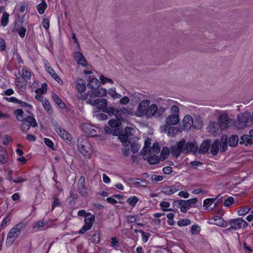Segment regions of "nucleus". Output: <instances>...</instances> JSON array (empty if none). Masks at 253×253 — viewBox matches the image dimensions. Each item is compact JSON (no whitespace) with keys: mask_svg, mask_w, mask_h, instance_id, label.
Segmentation results:
<instances>
[{"mask_svg":"<svg viewBox=\"0 0 253 253\" xmlns=\"http://www.w3.org/2000/svg\"><path fill=\"white\" fill-rule=\"evenodd\" d=\"M158 109L156 104L150 105V100L144 99L138 104L135 115L138 117H145L147 119H151L156 116Z\"/></svg>","mask_w":253,"mask_h":253,"instance_id":"f257e3e1","label":"nucleus"},{"mask_svg":"<svg viewBox=\"0 0 253 253\" xmlns=\"http://www.w3.org/2000/svg\"><path fill=\"white\" fill-rule=\"evenodd\" d=\"M197 150L198 146L196 143L186 142L184 140L178 141L171 147V153L176 158H178L182 153H196Z\"/></svg>","mask_w":253,"mask_h":253,"instance_id":"f03ea898","label":"nucleus"},{"mask_svg":"<svg viewBox=\"0 0 253 253\" xmlns=\"http://www.w3.org/2000/svg\"><path fill=\"white\" fill-rule=\"evenodd\" d=\"M77 145L80 153L86 158H91L93 149L90 143L85 137L82 136L78 139Z\"/></svg>","mask_w":253,"mask_h":253,"instance_id":"7ed1b4c3","label":"nucleus"},{"mask_svg":"<svg viewBox=\"0 0 253 253\" xmlns=\"http://www.w3.org/2000/svg\"><path fill=\"white\" fill-rule=\"evenodd\" d=\"M26 225L25 222L21 221L10 229L8 233L6 240V245L7 247H10L12 245L19 236L22 230L26 227Z\"/></svg>","mask_w":253,"mask_h":253,"instance_id":"20e7f679","label":"nucleus"},{"mask_svg":"<svg viewBox=\"0 0 253 253\" xmlns=\"http://www.w3.org/2000/svg\"><path fill=\"white\" fill-rule=\"evenodd\" d=\"M170 114L166 118L165 124L163 126H175L179 122V109L176 105L170 108Z\"/></svg>","mask_w":253,"mask_h":253,"instance_id":"39448f33","label":"nucleus"},{"mask_svg":"<svg viewBox=\"0 0 253 253\" xmlns=\"http://www.w3.org/2000/svg\"><path fill=\"white\" fill-rule=\"evenodd\" d=\"M251 118V115L248 112H245L238 115L237 121H234L233 126L236 128L241 129L248 126V121Z\"/></svg>","mask_w":253,"mask_h":253,"instance_id":"423d86ee","label":"nucleus"},{"mask_svg":"<svg viewBox=\"0 0 253 253\" xmlns=\"http://www.w3.org/2000/svg\"><path fill=\"white\" fill-rule=\"evenodd\" d=\"M81 127L84 133L91 137L98 136V134L100 135V129L98 127L88 124H82Z\"/></svg>","mask_w":253,"mask_h":253,"instance_id":"0eeeda50","label":"nucleus"},{"mask_svg":"<svg viewBox=\"0 0 253 253\" xmlns=\"http://www.w3.org/2000/svg\"><path fill=\"white\" fill-rule=\"evenodd\" d=\"M53 126L55 131L63 139L68 142H70L72 140L71 135L64 128L57 123L54 124Z\"/></svg>","mask_w":253,"mask_h":253,"instance_id":"6e6552de","label":"nucleus"},{"mask_svg":"<svg viewBox=\"0 0 253 253\" xmlns=\"http://www.w3.org/2000/svg\"><path fill=\"white\" fill-rule=\"evenodd\" d=\"M218 121L221 127L224 128H228L233 126L234 121L230 119L227 114H223L219 116Z\"/></svg>","mask_w":253,"mask_h":253,"instance_id":"1a4fd4ad","label":"nucleus"},{"mask_svg":"<svg viewBox=\"0 0 253 253\" xmlns=\"http://www.w3.org/2000/svg\"><path fill=\"white\" fill-rule=\"evenodd\" d=\"M23 123L21 126V129L23 131H27L30 128V126L36 127L38 124L36 119L32 116H28L26 119L23 121Z\"/></svg>","mask_w":253,"mask_h":253,"instance_id":"9d476101","label":"nucleus"},{"mask_svg":"<svg viewBox=\"0 0 253 253\" xmlns=\"http://www.w3.org/2000/svg\"><path fill=\"white\" fill-rule=\"evenodd\" d=\"M161 131L167 132L169 136H174L178 134L181 131L179 127L169 126H162L161 127Z\"/></svg>","mask_w":253,"mask_h":253,"instance_id":"9b49d317","label":"nucleus"},{"mask_svg":"<svg viewBox=\"0 0 253 253\" xmlns=\"http://www.w3.org/2000/svg\"><path fill=\"white\" fill-rule=\"evenodd\" d=\"M230 225L234 224L238 228H246L248 225V223L241 218L231 219L229 220Z\"/></svg>","mask_w":253,"mask_h":253,"instance_id":"f8f14e48","label":"nucleus"},{"mask_svg":"<svg viewBox=\"0 0 253 253\" xmlns=\"http://www.w3.org/2000/svg\"><path fill=\"white\" fill-rule=\"evenodd\" d=\"M45 69L47 72L50 76L60 84H63V81L59 76L56 74L54 70L50 66L45 64Z\"/></svg>","mask_w":253,"mask_h":253,"instance_id":"ddd939ff","label":"nucleus"},{"mask_svg":"<svg viewBox=\"0 0 253 253\" xmlns=\"http://www.w3.org/2000/svg\"><path fill=\"white\" fill-rule=\"evenodd\" d=\"M173 204L180 209L181 212L183 213L186 212L187 210L189 208L185 200H175L173 202Z\"/></svg>","mask_w":253,"mask_h":253,"instance_id":"4468645a","label":"nucleus"},{"mask_svg":"<svg viewBox=\"0 0 253 253\" xmlns=\"http://www.w3.org/2000/svg\"><path fill=\"white\" fill-rule=\"evenodd\" d=\"M181 187L179 185L167 186L164 188L163 193L167 195H170L181 190Z\"/></svg>","mask_w":253,"mask_h":253,"instance_id":"2eb2a0df","label":"nucleus"},{"mask_svg":"<svg viewBox=\"0 0 253 253\" xmlns=\"http://www.w3.org/2000/svg\"><path fill=\"white\" fill-rule=\"evenodd\" d=\"M104 112L107 113L109 114V115H114L116 118H123L121 116V112L120 110L115 107H107V108L104 110Z\"/></svg>","mask_w":253,"mask_h":253,"instance_id":"dca6fc26","label":"nucleus"},{"mask_svg":"<svg viewBox=\"0 0 253 253\" xmlns=\"http://www.w3.org/2000/svg\"><path fill=\"white\" fill-rule=\"evenodd\" d=\"M93 105L94 106L99 109H102L104 112V110L107 108L106 107L107 101L105 98L97 99L94 101Z\"/></svg>","mask_w":253,"mask_h":253,"instance_id":"f3484780","label":"nucleus"},{"mask_svg":"<svg viewBox=\"0 0 253 253\" xmlns=\"http://www.w3.org/2000/svg\"><path fill=\"white\" fill-rule=\"evenodd\" d=\"M196 120L194 121L193 120L192 117L190 115L185 116L183 120V126L185 129H189L194 123H196Z\"/></svg>","mask_w":253,"mask_h":253,"instance_id":"a211bd4d","label":"nucleus"},{"mask_svg":"<svg viewBox=\"0 0 253 253\" xmlns=\"http://www.w3.org/2000/svg\"><path fill=\"white\" fill-rule=\"evenodd\" d=\"M128 181L130 184L136 186L145 187L148 184L147 181L139 178H131L128 179Z\"/></svg>","mask_w":253,"mask_h":253,"instance_id":"6ab92c4d","label":"nucleus"},{"mask_svg":"<svg viewBox=\"0 0 253 253\" xmlns=\"http://www.w3.org/2000/svg\"><path fill=\"white\" fill-rule=\"evenodd\" d=\"M74 58L78 64H80L83 66H87V62L81 52L79 51L76 52L74 53Z\"/></svg>","mask_w":253,"mask_h":253,"instance_id":"aec40b11","label":"nucleus"},{"mask_svg":"<svg viewBox=\"0 0 253 253\" xmlns=\"http://www.w3.org/2000/svg\"><path fill=\"white\" fill-rule=\"evenodd\" d=\"M143 156V159L147 160L150 165L157 164L160 162V159L158 158V156L156 155H149V156H147L145 155Z\"/></svg>","mask_w":253,"mask_h":253,"instance_id":"412c9836","label":"nucleus"},{"mask_svg":"<svg viewBox=\"0 0 253 253\" xmlns=\"http://www.w3.org/2000/svg\"><path fill=\"white\" fill-rule=\"evenodd\" d=\"M8 157L5 149L0 146V164H6L8 162Z\"/></svg>","mask_w":253,"mask_h":253,"instance_id":"4be33fe9","label":"nucleus"},{"mask_svg":"<svg viewBox=\"0 0 253 253\" xmlns=\"http://www.w3.org/2000/svg\"><path fill=\"white\" fill-rule=\"evenodd\" d=\"M76 89L79 92H84L86 89L84 81L82 79H78L76 81Z\"/></svg>","mask_w":253,"mask_h":253,"instance_id":"5701e85b","label":"nucleus"},{"mask_svg":"<svg viewBox=\"0 0 253 253\" xmlns=\"http://www.w3.org/2000/svg\"><path fill=\"white\" fill-rule=\"evenodd\" d=\"M211 146V141L209 140H206L201 145L199 152L202 154L207 153Z\"/></svg>","mask_w":253,"mask_h":253,"instance_id":"b1692460","label":"nucleus"},{"mask_svg":"<svg viewBox=\"0 0 253 253\" xmlns=\"http://www.w3.org/2000/svg\"><path fill=\"white\" fill-rule=\"evenodd\" d=\"M51 96L53 101L58 105L60 108H66V106L65 104L57 94L55 93H52Z\"/></svg>","mask_w":253,"mask_h":253,"instance_id":"393cba45","label":"nucleus"},{"mask_svg":"<svg viewBox=\"0 0 253 253\" xmlns=\"http://www.w3.org/2000/svg\"><path fill=\"white\" fill-rule=\"evenodd\" d=\"M160 151V147L158 143H154L153 146L148 150V155H156Z\"/></svg>","mask_w":253,"mask_h":253,"instance_id":"a878e982","label":"nucleus"},{"mask_svg":"<svg viewBox=\"0 0 253 253\" xmlns=\"http://www.w3.org/2000/svg\"><path fill=\"white\" fill-rule=\"evenodd\" d=\"M14 115L16 119L20 122H23L25 121L27 117L25 116L24 112L22 109H17L14 111Z\"/></svg>","mask_w":253,"mask_h":253,"instance_id":"bb28decb","label":"nucleus"},{"mask_svg":"<svg viewBox=\"0 0 253 253\" xmlns=\"http://www.w3.org/2000/svg\"><path fill=\"white\" fill-rule=\"evenodd\" d=\"M100 85V81L96 78L92 79L88 84V87L92 89H98Z\"/></svg>","mask_w":253,"mask_h":253,"instance_id":"cd10ccee","label":"nucleus"},{"mask_svg":"<svg viewBox=\"0 0 253 253\" xmlns=\"http://www.w3.org/2000/svg\"><path fill=\"white\" fill-rule=\"evenodd\" d=\"M219 142L216 140L211 145L210 151L213 155H216L219 150Z\"/></svg>","mask_w":253,"mask_h":253,"instance_id":"c85d7f7f","label":"nucleus"},{"mask_svg":"<svg viewBox=\"0 0 253 253\" xmlns=\"http://www.w3.org/2000/svg\"><path fill=\"white\" fill-rule=\"evenodd\" d=\"M151 144V139L150 138H147L145 139L144 147L142 150L141 151V155H145L147 154L148 150L150 148V146Z\"/></svg>","mask_w":253,"mask_h":253,"instance_id":"c756f323","label":"nucleus"},{"mask_svg":"<svg viewBox=\"0 0 253 253\" xmlns=\"http://www.w3.org/2000/svg\"><path fill=\"white\" fill-rule=\"evenodd\" d=\"M124 120L123 118H116L109 121V125L112 127H117L121 125L122 121Z\"/></svg>","mask_w":253,"mask_h":253,"instance_id":"7c9ffc66","label":"nucleus"},{"mask_svg":"<svg viewBox=\"0 0 253 253\" xmlns=\"http://www.w3.org/2000/svg\"><path fill=\"white\" fill-rule=\"evenodd\" d=\"M46 225V222L43 220L37 222L33 227V229L37 232L43 230V227Z\"/></svg>","mask_w":253,"mask_h":253,"instance_id":"2f4dec72","label":"nucleus"},{"mask_svg":"<svg viewBox=\"0 0 253 253\" xmlns=\"http://www.w3.org/2000/svg\"><path fill=\"white\" fill-rule=\"evenodd\" d=\"M95 220V216L93 215H85L84 223L87 226L92 227Z\"/></svg>","mask_w":253,"mask_h":253,"instance_id":"473e14b6","label":"nucleus"},{"mask_svg":"<svg viewBox=\"0 0 253 253\" xmlns=\"http://www.w3.org/2000/svg\"><path fill=\"white\" fill-rule=\"evenodd\" d=\"M138 201V198L135 196L129 197L126 200L127 203L132 208L136 206Z\"/></svg>","mask_w":253,"mask_h":253,"instance_id":"72a5a7b5","label":"nucleus"},{"mask_svg":"<svg viewBox=\"0 0 253 253\" xmlns=\"http://www.w3.org/2000/svg\"><path fill=\"white\" fill-rule=\"evenodd\" d=\"M79 190L82 194H87V189L84 185V178L83 177H81L80 179Z\"/></svg>","mask_w":253,"mask_h":253,"instance_id":"f704fd0d","label":"nucleus"},{"mask_svg":"<svg viewBox=\"0 0 253 253\" xmlns=\"http://www.w3.org/2000/svg\"><path fill=\"white\" fill-rule=\"evenodd\" d=\"M240 143H244L246 145H251L253 143L252 138L250 135H243L241 137Z\"/></svg>","mask_w":253,"mask_h":253,"instance_id":"c9c22d12","label":"nucleus"},{"mask_svg":"<svg viewBox=\"0 0 253 253\" xmlns=\"http://www.w3.org/2000/svg\"><path fill=\"white\" fill-rule=\"evenodd\" d=\"M9 14H8L6 12H4L3 13L0 20V24L1 26L5 27L8 25L9 22Z\"/></svg>","mask_w":253,"mask_h":253,"instance_id":"e433bc0d","label":"nucleus"},{"mask_svg":"<svg viewBox=\"0 0 253 253\" xmlns=\"http://www.w3.org/2000/svg\"><path fill=\"white\" fill-rule=\"evenodd\" d=\"M42 2L39 3L37 6V10L40 14H43L46 8H47V4L45 0H41Z\"/></svg>","mask_w":253,"mask_h":253,"instance_id":"4c0bfd02","label":"nucleus"},{"mask_svg":"<svg viewBox=\"0 0 253 253\" xmlns=\"http://www.w3.org/2000/svg\"><path fill=\"white\" fill-rule=\"evenodd\" d=\"M108 93L113 99H119L121 98V95L116 92L115 87L110 88L108 90Z\"/></svg>","mask_w":253,"mask_h":253,"instance_id":"58836bf2","label":"nucleus"},{"mask_svg":"<svg viewBox=\"0 0 253 253\" xmlns=\"http://www.w3.org/2000/svg\"><path fill=\"white\" fill-rule=\"evenodd\" d=\"M219 146H220L219 149L221 151L224 152L226 150L227 148V138L226 137L221 138Z\"/></svg>","mask_w":253,"mask_h":253,"instance_id":"ea45409f","label":"nucleus"},{"mask_svg":"<svg viewBox=\"0 0 253 253\" xmlns=\"http://www.w3.org/2000/svg\"><path fill=\"white\" fill-rule=\"evenodd\" d=\"M211 224L217 225L218 226L225 227H226L227 224L225 223V221L222 218H218L217 220H211Z\"/></svg>","mask_w":253,"mask_h":253,"instance_id":"a19ab883","label":"nucleus"},{"mask_svg":"<svg viewBox=\"0 0 253 253\" xmlns=\"http://www.w3.org/2000/svg\"><path fill=\"white\" fill-rule=\"evenodd\" d=\"M27 82L26 81H21L18 80L16 82V85L18 88L21 91H24L26 88Z\"/></svg>","mask_w":253,"mask_h":253,"instance_id":"79ce46f5","label":"nucleus"},{"mask_svg":"<svg viewBox=\"0 0 253 253\" xmlns=\"http://www.w3.org/2000/svg\"><path fill=\"white\" fill-rule=\"evenodd\" d=\"M238 137L236 135H233L229 138V145L232 147L236 146L238 143Z\"/></svg>","mask_w":253,"mask_h":253,"instance_id":"37998d69","label":"nucleus"},{"mask_svg":"<svg viewBox=\"0 0 253 253\" xmlns=\"http://www.w3.org/2000/svg\"><path fill=\"white\" fill-rule=\"evenodd\" d=\"M220 124H218L217 122H213L211 124V131L212 132V134L213 135H215L220 130V128H221Z\"/></svg>","mask_w":253,"mask_h":253,"instance_id":"c03bdc74","label":"nucleus"},{"mask_svg":"<svg viewBox=\"0 0 253 253\" xmlns=\"http://www.w3.org/2000/svg\"><path fill=\"white\" fill-rule=\"evenodd\" d=\"M47 85L46 83L42 84V86L40 88H37L35 90V92L36 94H43L47 91Z\"/></svg>","mask_w":253,"mask_h":253,"instance_id":"a18cd8bd","label":"nucleus"},{"mask_svg":"<svg viewBox=\"0 0 253 253\" xmlns=\"http://www.w3.org/2000/svg\"><path fill=\"white\" fill-rule=\"evenodd\" d=\"M170 206V205L169 203L165 201H163L160 204V206L161 207L162 210L165 211H172L171 209L169 208Z\"/></svg>","mask_w":253,"mask_h":253,"instance_id":"49530a36","label":"nucleus"},{"mask_svg":"<svg viewBox=\"0 0 253 253\" xmlns=\"http://www.w3.org/2000/svg\"><path fill=\"white\" fill-rule=\"evenodd\" d=\"M22 77L24 80H29L31 77V72L26 68H23L22 70Z\"/></svg>","mask_w":253,"mask_h":253,"instance_id":"de8ad7c7","label":"nucleus"},{"mask_svg":"<svg viewBox=\"0 0 253 253\" xmlns=\"http://www.w3.org/2000/svg\"><path fill=\"white\" fill-rule=\"evenodd\" d=\"M169 155V150L168 147H165L162 149L161 153V158L163 160L166 159Z\"/></svg>","mask_w":253,"mask_h":253,"instance_id":"09e8293b","label":"nucleus"},{"mask_svg":"<svg viewBox=\"0 0 253 253\" xmlns=\"http://www.w3.org/2000/svg\"><path fill=\"white\" fill-rule=\"evenodd\" d=\"M250 211V208L247 207H242L237 211L238 215L244 216L246 215Z\"/></svg>","mask_w":253,"mask_h":253,"instance_id":"8fccbe9b","label":"nucleus"},{"mask_svg":"<svg viewBox=\"0 0 253 253\" xmlns=\"http://www.w3.org/2000/svg\"><path fill=\"white\" fill-rule=\"evenodd\" d=\"M191 224V221L189 219H181L177 221V224L179 226H186Z\"/></svg>","mask_w":253,"mask_h":253,"instance_id":"3c124183","label":"nucleus"},{"mask_svg":"<svg viewBox=\"0 0 253 253\" xmlns=\"http://www.w3.org/2000/svg\"><path fill=\"white\" fill-rule=\"evenodd\" d=\"M99 80L100 81V83H101L102 84H105L107 83H109L111 84H113L114 83V82L112 79L106 78L102 75L100 76Z\"/></svg>","mask_w":253,"mask_h":253,"instance_id":"603ef678","label":"nucleus"},{"mask_svg":"<svg viewBox=\"0 0 253 253\" xmlns=\"http://www.w3.org/2000/svg\"><path fill=\"white\" fill-rule=\"evenodd\" d=\"M215 199L214 198H208L205 199L203 202L204 207H206V209H208L209 207L212 204Z\"/></svg>","mask_w":253,"mask_h":253,"instance_id":"864d4df0","label":"nucleus"},{"mask_svg":"<svg viewBox=\"0 0 253 253\" xmlns=\"http://www.w3.org/2000/svg\"><path fill=\"white\" fill-rule=\"evenodd\" d=\"M128 144L130 145L131 150L133 153H136L140 148V145L137 143H132L129 141Z\"/></svg>","mask_w":253,"mask_h":253,"instance_id":"5fc2aeb1","label":"nucleus"},{"mask_svg":"<svg viewBox=\"0 0 253 253\" xmlns=\"http://www.w3.org/2000/svg\"><path fill=\"white\" fill-rule=\"evenodd\" d=\"M234 203V199L232 197H229L224 201L223 205L226 207H229Z\"/></svg>","mask_w":253,"mask_h":253,"instance_id":"6e6d98bb","label":"nucleus"},{"mask_svg":"<svg viewBox=\"0 0 253 253\" xmlns=\"http://www.w3.org/2000/svg\"><path fill=\"white\" fill-rule=\"evenodd\" d=\"M138 232L141 233L142 240L143 242L144 243H146L148 241L149 238L151 236V234L149 233L144 232L143 231L141 230H139Z\"/></svg>","mask_w":253,"mask_h":253,"instance_id":"4d7b16f0","label":"nucleus"},{"mask_svg":"<svg viewBox=\"0 0 253 253\" xmlns=\"http://www.w3.org/2000/svg\"><path fill=\"white\" fill-rule=\"evenodd\" d=\"M43 101L42 102L43 107L45 109V110L49 112L51 110V106L49 102V101L46 99H43Z\"/></svg>","mask_w":253,"mask_h":253,"instance_id":"13d9d810","label":"nucleus"},{"mask_svg":"<svg viewBox=\"0 0 253 253\" xmlns=\"http://www.w3.org/2000/svg\"><path fill=\"white\" fill-rule=\"evenodd\" d=\"M127 222L129 223L137 221V216L135 215H128L126 217Z\"/></svg>","mask_w":253,"mask_h":253,"instance_id":"bf43d9fd","label":"nucleus"},{"mask_svg":"<svg viewBox=\"0 0 253 253\" xmlns=\"http://www.w3.org/2000/svg\"><path fill=\"white\" fill-rule=\"evenodd\" d=\"M105 132L107 133H112L113 135L117 136L120 133L119 130H113V129L110 128L108 126L105 127Z\"/></svg>","mask_w":253,"mask_h":253,"instance_id":"052dcab7","label":"nucleus"},{"mask_svg":"<svg viewBox=\"0 0 253 253\" xmlns=\"http://www.w3.org/2000/svg\"><path fill=\"white\" fill-rule=\"evenodd\" d=\"M119 139L120 141L123 143V145L127 144V141L128 139V136L125 133L124 134H121L119 136Z\"/></svg>","mask_w":253,"mask_h":253,"instance_id":"680f3d73","label":"nucleus"},{"mask_svg":"<svg viewBox=\"0 0 253 253\" xmlns=\"http://www.w3.org/2000/svg\"><path fill=\"white\" fill-rule=\"evenodd\" d=\"M164 177L162 175H158L156 174H153L151 177V179L153 182H157L163 180Z\"/></svg>","mask_w":253,"mask_h":253,"instance_id":"e2e57ef3","label":"nucleus"},{"mask_svg":"<svg viewBox=\"0 0 253 253\" xmlns=\"http://www.w3.org/2000/svg\"><path fill=\"white\" fill-rule=\"evenodd\" d=\"M200 231V227L197 225H193L191 228V232L193 235L198 234Z\"/></svg>","mask_w":253,"mask_h":253,"instance_id":"0e129e2a","label":"nucleus"},{"mask_svg":"<svg viewBox=\"0 0 253 253\" xmlns=\"http://www.w3.org/2000/svg\"><path fill=\"white\" fill-rule=\"evenodd\" d=\"M120 111L121 112V114L123 113L127 115H132L131 109L128 107H123Z\"/></svg>","mask_w":253,"mask_h":253,"instance_id":"69168bd1","label":"nucleus"},{"mask_svg":"<svg viewBox=\"0 0 253 253\" xmlns=\"http://www.w3.org/2000/svg\"><path fill=\"white\" fill-rule=\"evenodd\" d=\"M100 241V234L96 232L92 238L91 242L94 244H98Z\"/></svg>","mask_w":253,"mask_h":253,"instance_id":"338daca9","label":"nucleus"},{"mask_svg":"<svg viewBox=\"0 0 253 253\" xmlns=\"http://www.w3.org/2000/svg\"><path fill=\"white\" fill-rule=\"evenodd\" d=\"M97 89H92V90L88 91V94L90 98H95L99 97Z\"/></svg>","mask_w":253,"mask_h":253,"instance_id":"774afa93","label":"nucleus"}]
</instances>
